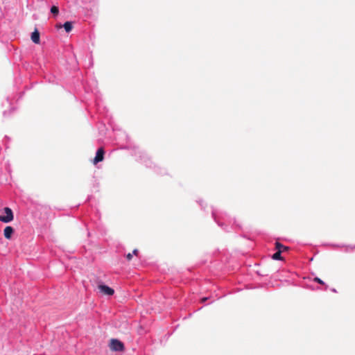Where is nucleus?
Wrapping results in <instances>:
<instances>
[{"label": "nucleus", "mask_w": 355, "mask_h": 355, "mask_svg": "<svg viewBox=\"0 0 355 355\" xmlns=\"http://www.w3.org/2000/svg\"><path fill=\"white\" fill-rule=\"evenodd\" d=\"M31 40L35 44H39L40 42V33L37 29H35V31L32 33Z\"/></svg>", "instance_id": "obj_6"}, {"label": "nucleus", "mask_w": 355, "mask_h": 355, "mask_svg": "<svg viewBox=\"0 0 355 355\" xmlns=\"http://www.w3.org/2000/svg\"><path fill=\"white\" fill-rule=\"evenodd\" d=\"M56 27L58 28H60L62 27V26L61 24H58V25H56ZM63 27L65 29L67 33H69L72 30V28H73L72 22H71V21H66L63 24Z\"/></svg>", "instance_id": "obj_5"}, {"label": "nucleus", "mask_w": 355, "mask_h": 355, "mask_svg": "<svg viewBox=\"0 0 355 355\" xmlns=\"http://www.w3.org/2000/svg\"><path fill=\"white\" fill-rule=\"evenodd\" d=\"M109 346L112 351L123 352L124 350L123 343L117 339H111Z\"/></svg>", "instance_id": "obj_1"}, {"label": "nucleus", "mask_w": 355, "mask_h": 355, "mask_svg": "<svg viewBox=\"0 0 355 355\" xmlns=\"http://www.w3.org/2000/svg\"><path fill=\"white\" fill-rule=\"evenodd\" d=\"M105 151L103 148H100L97 150L96 156L93 160L94 164H96L97 163L102 162L104 159Z\"/></svg>", "instance_id": "obj_3"}, {"label": "nucleus", "mask_w": 355, "mask_h": 355, "mask_svg": "<svg viewBox=\"0 0 355 355\" xmlns=\"http://www.w3.org/2000/svg\"><path fill=\"white\" fill-rule=\"evenodd\" d=\"M98 288L104 295H112L114 293V291L112 288L106 285H98Z\"/></svg>", "instance_id": "obj_4"}, {"label": "nucleus", "mask_w": 355, "mask_h": 355, "mask_svg": "<svg viewBox=\"0 0 355 355\" xmlns=\"http://www.w3.org/2000/svg\"><path fill=\"white\" fill-rule=\"evenodd\" d=\"M14 232V230L12 227L10 226H7L5 229H4V231H3V233H4V236L8 239H10L11 238V236L12 234Z\"/></svg>", "instance_id": "obj_7"}, {"label": "nucleus", "mask_w": 355, "mask_h": 355, "mask_svg": "<svg viewBox=\"0 0 355 355\" xmlns=\"http://www.w3.org/2000/svg\"><path fill=\"white\" fill-rule=\"evenodd\" d=\"M275 249L277 250H279V251L282 252H282H284L285 251L288 250V247L285 246V245H282V243H280L279 242L277 241L275 243Z\"/></svg>", "instance_id": "obj_8"}, {"label": "nucleus", "mask_w": 355, "mask_h": 355, "mask_svg": "<svg viewBox=\"0 0 355 355\" xmlns=\"http://www.w3.org/2000/svg\"><path fill=\"white\" fill-rule=\"evenodd\" d=\"M51 12L53 15H57L58 14V12H59V9H58V8L57 6H53L51 8Z\"/></svg>", "instance_id": "obj_10"}, {"label": "nucleus", "mask_w": 355, "mask_h": 355, "mask_svg": "<svg viewBox=\"0 0 355 355\" xmlns=\"http://www.w3.org/2000/svg\"><path fill=\"white\" fill-rule=\"evenodd\" d=\"M207 300V297H203V298H202L201 301H202V302H205Z\"/></svg>", "instance_id": "obj_14"}, {"label": "nucleus", "mask_w": 355, "mask_h": 355, "mask_svg": "<svg viewBox=\"0 0 355 355\" xmlns=\"http://www.w3.org/2000/svg\"><path fill=\"white\" fill-rule=\"evenodd\" d=\"M4 212L6 216H0V221L3 223H9L13 220V213L10 208L5 207Z\"/></svg>", "instance_id": "obj_2"}, {"label": "nucleus", "mask_w": 355, "mask_h": 355, "mask_svg": "<svg viewBox=\"0 0 355 355\" xmlns=\"http://www.w3.org/2000/svg\"><path fill=\"white\" fill-rule=\"evenodd\" d=\"M132 258V254L131 253H128L127 255H126V259L128 260V261H130Z\"/></svg>", "instance_id": "obj_12"}, {"label": "nucleus", "mask_w": 355, "mask_h": 355, "mask_svg": "<svg viewBox=\"0 0 355 355\" xmlns=\"http://www.w3.org/2000/svg\"><path fill=\"white\" fill-rule=\"evenodd\" d=\"M314 280H315V282H317L318 283L320 284H324L323 281H322V280H321V279H320V278H318V277H315V278L314 279Z\"/></svg>", "instance_id": "obj_11"}, {"label": "nucleus", "mask_w": 355, "mask_h": 355, "mask_svg": "<svg viewBox=\"0 0 355 355\" xmlns=\"http://www.w3.org/2000/svg\"><path fill=\"white\" fill-rule=\"evenodd\" d=\"M132 254H134L135 255H137L138 250L137 249L134 250L133 252H132Z\"/></svg>", "instance_id": "obj_13"}, {"label": "nucleus", "mask_w": 355, "mask_h": 355, "mask_svg": "<svg viewBox=\"0 0 355 355\" xmlns=\"http://www.w3.org/2000/svg\"><path fill=\"white\" fill-rule=\"evenodd\" d=\"M281 254L282 252L277 250V252L272 256V258L275 260H283Z\"/></svg>", "instance_id": "obj_9"}]
</instances>
